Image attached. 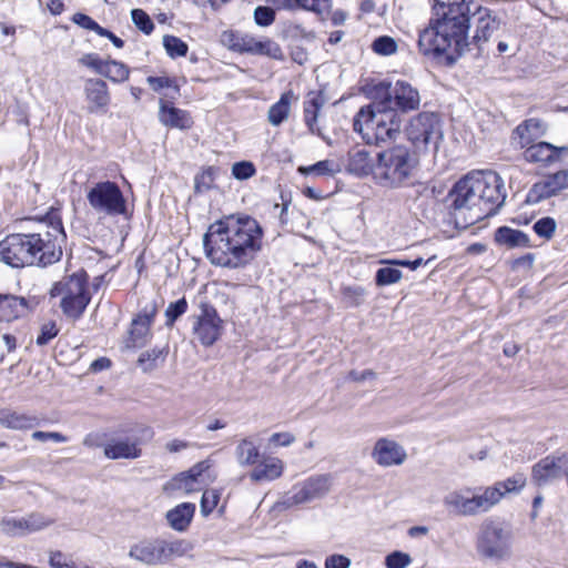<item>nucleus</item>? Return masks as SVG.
Here are the masks:
<instances>
[{"label": "nucleus", "mask_w": 568, "mask_h": 568, "mask_svg": "<svg viewBox=\"0 0 568 568\" xmlns=\"http://www.w3.org/2000/svg\"><path fill=\"white\" fill-rule=\"evenodd\" d=\"M263 229L247 215H230L212 223L203 236L207 260L231 270L245 267L262 250Z\"/></svg>", "instance_id": "nucleus-1"}, {"label": "nucleus", "mask_w": 568, "mask_h": 568, "mask_svg": "<svg viewBox=\"0 0 568 568\" xmlns=\"http://www.w3.org/2000/svg\"><path fill=\"white\" fill-rule=\"evenodd\" d=\"M469 10L468 0L436 3L429 26L419 33L420 51L454 63L470 44Z\"/></svg>", "instance_id": "nucleus-2"}, {"label": "nucleus", "mask_w": 568, "mask_h": 568, "mask_svg": "<svg viewBox=\"0 0 568 568\" xmlns=\"http://www.w3.org/2000/svg\"><path fill=\"white\" fill-rule=\"evenodd\" d=\"M457 223L473 225L497 213L506 200L503 179L494 171H474L449 192Z\"/></svg>", "instance_id": "nucleus-3"}, {"label": "nucleus", "mask_w": 568, "mask_h": 568, "mask_svg": "<svg viewBox=\"0 0 568 568\" xmlns=\"http://www.w3.org/2000/svg\"><path fill=\"white\" fill-rule=\"evenodd\" d=\"M65 237L62 224L41 225L31 233H12L0 241V261L12 268L45 267L60 261Z\"/></svg>", "instance_id": "nucleus-4"}, {"label": "nucleus", "mask_w": 568, "mask_h": 568, "mask_svg": "<svg viewBox=\"0 0 568 568\" xmlns=\"http://www.w3.org/2000/svg\"><path fill=\"white\" fill-rule=\"evenodd\" d=\"M365 91L372 103L361 108L355 115L354 131L362 135L366 144L387 150L390 155V84H367Z\"/></svg>", "instance_id": "nucleus-5"}, {"label": "nucleus", "mask_w": 568, "mask_h": 568, "mask_svg": "<svg viewBox=\"0 0 568 568\" xmlns=\"http://www.w3.org/2000/svg\"><path fill=\"white\" fill-rule=\"evenodd\" d=\"M193 544L182 538L143 537L130 545L128 557L145 567L164 566L187 556Z\"/></svg>", "instance_id": "nucleus-6"}, {"label": "nucleus", "mask_w": 568, "mask_h": 568, "mask_svg": "<svg viewBox=\"0 0 568 568\" xmlns=\"http://www.w3.org/2000/svg\"><path fill=\"white\" fill-rule=\"evenodd\" d=\"M514 534L509 524L486 518L476 535V551L483 559L501 562L511 557Z\"/></svg>", "instance_id": "nucleus-7"}, {"label": "nucleus", "mask_w": 568, "mask_h": 568, "mask_svg": "<svg viewBox=\"0 0 568 568\" xmlns=\"http://www.w3.org/2000/svg\"><path fill=\"white\" fill-rule=\"evenodd\" d=\"M500 501V495L491 486L463 487L444 497L445 507L457 516L471 517L490 511Z\"/></svg>", "instance_id": "nucleus-8"}, {"label": "nucleus", "mask_w": 568, "mask_h": 568, "mask_svg": "<svg viewBox=\"0 0 568 568\" xmlns=\"http://www.w3.org/2000/svg\"><path fill=\"white\" fill-rule=\"evenodd\" d=\"M88 275L84 271L77 272L55 283L50 290V296H62L60 307L65 316L79 318L91 301L87 290Z\"/></svg>", "instance_id": "nucleus-9"}, {"label": "nucleus", "mask_w": 568, "mask_h": 568, "mask_svg": "<svg viewBox=\"0 0 568 568\" xmlns=\"http://www.w3.org/2000/svg\"><path fill=\"white\" fill-rule=\"evenodd\" d=\"M333 486L329 474L314 475L295 484L291 491L276 503L278 508L287 509L293 506L312 503L324 498Z\"/></svg>", "instance_id": "nucleus-10"}, {"label": "nucleus", "mask_w": 568, "mask_h": 568, "mask_svg": "<svg viewBox=\"0 0 568 568\" xmlns=\"http://www.w3.org/2000/svg\"><path fill=\"white\" fill-rule=\"evenodd\" d=\"M87 200L92 210L109 216L124 215L126 200L115 182L103 181L95 183L87 193Z\"/></svg>", "instance_id": "nucleus-11"}, {"label": "nucleus", "mask_w": 568, "mask_h": 568, "mask_svg": "<svg viewBox=\"0 0 568 568\" xmlns=\"http://www.w3.org/2000/svg\"><path fill=\"white\" fill-rule=\"evenodd\" d=\"M390 155L387 150H381L376 154V161L372 163L369 153L365 150H357L349 153L348 171L358 176L373 174L374 180L379 184H387L389 181Z\"/></svg>", "instance_id": "nucleus-12"}, {"label": "nucleus", "mask_w": 568, "mask_h": 568, "mask_svg": "<svg viewBox=\"0 0 568 568\" xmlns=\"http://www.w3.org/2000/svg\"><path fill=\"white\" fill-rule=\"evenodd\" d=\"M405 134L416 148L432 142L437 144L443 138L439 119L433 112H420L412 118L405 126Z\"/></svg>", "instance_id": "nucleus-13"}, {"label": "nucleus", "mask_w": 568, "mask_h": 568, "mask_svg": "<svg viewBox=\"0 0 568 568\" xmlns=\"http://www.w3.org/2000/svg\"><path fill=\"white\" fill-rule=\"evenodd\" d=\"M201 313L196 316L193 325L194 337L203 345H213L221 336L223 321L220 318L216 310L209 303L200 304Z\"/></svg>", "instance_id": "nucleus-14"}, {"label": "nucleus", "mask_w": 568, "mask_h": 568, "mask_svg": "<svg viewBox=\"0 0 568 568\" xmlns=\"http://www.w3.org/2000/svg\"><path fill=\"white\" fill-rule=\"evenodd\" d=\"M470 12L468 16L470 31L473 36L470 39L479 44L487 41L490 36L499 28V20L493 14V11L486 7H481L474 0H468Z\"/></svg>", "instance_id": "nucleus-15"}, {"label": "nucleus", "mask_w": 568, "mask_h": 568, "mask_svg": "<svg viewBox=\"0 0 568 568\" xmlns=\"http://www.w3.org/2000/svg\"><path fill=\"white\" fill-rule=\"evenodd\" d=\"M54 523V519L39 513L24 517H4L0 523L1 531L8 536H24L39 531Z\"/></svg>", "instance_id": "nucleus-16"}, {"label": "nucleus", "mask_w": 568, "mask_h": 568, "mask_svg": "<svg viewBox=\"0 0 568 568\" xmlns=\"http://www.w3.org/2000/svg\"><path fill=\"white\" fill-rule=\"evenodd\" d=\"M158 313V303L151 301L145 304L141 312L132 320L126 347H142L151 336V325Z\"/></svg>", "instance_id": "nucleus-17"}, {"label": "nucleus", "mask_w": 568, "mask_h": 568, "mask_svg": "<svg viewBox=\"0 0 568 568\" xmlns=\"http://www.w3.org/2000/svg\"><path fill=\"white\" fill-rule=\"evenodd\" d=\"M417 164L416 153L404 146H393V186L413 184Z\"/></svg>", "instance_id": "nucleus-18"}, {"label": "nucleus", "mask_w": 568, "mask_h": 568, "mask_svg": "<svg viewBox=\"0 0 568 568\" xmlns=\"http://www.w3.org/2000/svg\"><path fill=\"white\" fill-rule=\"evenodd\" d=\"M84 97L87 111L90 114H105L109 111L111 95L105 81L97 78L88 79L84 82Z\"/></svg>", "instance_id": "nucleus-19"}, {"label": "nucleus", "mask_w": 568, "mask_h": 568, "mask_svg": "<svg viewBox=\"0 0 568 568\" xmlns=\"http://www.w3.org/2000/svg\"><path fill=\"white\" fill-rule=\"evenodd\" d=\"M568 465V453L559 456H547L534 465L531 478L538 486H544L559 478L562 468Z\"/></svg>", "instance_id": "nucleus-20"}, {"label": "nucleus", "mask_w": 568, "mask_h": 568, "mask_svg": "<svg viewBox=\"0 0 568 568\" xmlns=\"http://www.w3.org/2000/svg\"><path fill=\"white\" fill-rule=\"evenodd\" d=\"M37 306L34 298L0 293V321L11 322L27 316Z\"/></svg>", "instance_id": "nucleus-21"}, {"label": "nucleus", "mask_w": 568, "mask_h": 568, "mask_svg": "<svg viewBox=\"0 0 568 568\" xmlns=\"http://www.w3.org/2000/svg\"><path fill=\"white\" fill-rule=\"evenodd\" d=\"M524 159L529 163L548 164L557 161L561 153H568L567 146L557 148L548 142H538L524 148Z\"/></svg>", "instance_id": "nucleus-22"}, {"label": "nucleus", "mask_w": 568, "mask_h": 568, "mask_svg": "<svg viewBox=\"0 0 568 568\" xmlns=\"http://www.w3.org/2000/svg\"><path fill=\"white\" fill-rule=\"evenodd\" d=\"M159 121L165 126L180 130L190 129L193 124L187 111L175 108L164 99L159 101Z\"/></svg>", "instance_id": "nucleus-23"}, {"label": "nucleus", "mask_w": 568, "mask_h": 568, "mask_svg": "<svg viewBox=\"0 0 568 568\" xmlns=\"http://www.w3.org/2000/svg\"><path fill=\"white\" fill-rule=\"evenodd\" d=\"M393 102L402 112L415 111L420 105V94L408 81L397 80L393 88Z\"/></svg>", "instance_id": "nucleus-24"}, {"label": "nucleus", "mask_w": 568, "mask_h": 568, "mask_svg": "<svg viewBox=\"0 0 568 568\" xmlns=\"http://www.w3.org/2000/svg\"><path fill=\"white\" fill-rule=\"evenodd\" d=\"M195 504L182 503L170 509L165 514L168 525L178 532H184L189 529L195 514Z\"/></svg>", "instance_id": "nucleus-25"}, {"label": "nucleus", "mask_w": 568, "mask_h": 568, "mask_svg": "<svg viewBox=\"0 0 568 568\" xmlns=\"http://www.w3.org/2000/svg\"><path fill=\"white\" fill-rule=\"evenodd\" d=\"M104 455L110 459H135L141 456V449L136 440L112 439L104 446Z\"/></svg>", "instance_id": "nucleus-26"}, {"label": "nucleus", "mask_w": 568, "mask_h": 568, "mask_svg": "<svg viewBox=\"0 0 568 568\" xmlns=\"http://www.w3.org/2000/svg\"><path fill=\"white\" fill-rule=\"evenodd\" d=\"M561 192V189L554 174L536 182L527 194V202L537 204L546 199L552 197Z\"/></svg>", "instance_id": "nucleus-27"}, {"label": "nucleus", "mask_w": 568, "mask_h": 568, "mask_svg": "<svg viewBox=\"0 0 568 568\" xmlns=\"http://www.w3.org/2000/svg\"><path fill=\"white\" fill-rule=\"evenodd\" d=\"M278 9H304L324 16L332 8V0H268Z\"/></svg>", "instance_id": "nucleus-28"}, {"label": "nucleus", "mask_w": 568, "mask_h": 568, "mask_svg": "<svg viewBox=\"0 0 568 568\" xmlns=\"http://www.w3.org/2000/svg\"><path fill=\"white\" fill-rule=\"evenodd\" d=\"M546 126L542 121L538 119H529L519 124L514 131V140L524 149L530 144L535 139L544 135Z\"/></svg>", "instance_id": "nucleus-29"}, {"label": "nucleus", "mask_w": 568, "mask_h": 568, "mask_svg": "<svg viewBox=\"0 0 568 568\" xmlns=\"http://www.w3.org/2000/svg\"><path fill=\"white\" fill-rule=\"evenodd\" d=\"M0 424L9 429L27 430L38 425V418L10 408H3L0 410Z\"/></svg>", "instance_id": "nucleus-30"}, {"label": "nucleus", "mask_w": 568, "mask_h": 568, "mask_svg": "<svg viewBox=\"0 0 568 568\" xmlns=\"http://www.w3.org/2000/svg\"><path fill=\"white\" fill-rule=\"evenodd\" d=\"M283 462L275 457L265 458L250 474L253 481H271L282 476Z\"/></svg>", "instance_id": "nucleus-31"}, {"label": "nucleus", "mask_w": 568, "mask_h": 568, "mask_svg": "<svg viewBox=\"0 0 568 568\" xmlns=\"http://www.w3.org/2000/svg\"><path fill=\"white\" fill-rule=\"evenodd\" d=\"M495 241L499 245L507 246L508 248L528 247L530 245L529 237L526 233L508 226H501L496 230Z\"/></svg>", "instance_id": "nucleus-32"}, {"label": "nucleus", "mask_w": 568, "mask_h": 568, "mask_svg": "<svg viewBox=\"0 0 568 568\" xmlns=\"http://www.w3.org/2000/svg\"><path fill=\"white\" fill-rule=\"evenodd\" d=\"M210 468L207 460L200 462L187 471L181 473L169 484L173 489L191 491L197 478Z\"/></svg>", "instance_id": "nucleus-33"}, {"label": "nucleus", "mask_w": 568, "mask_h": 568, "mask_svg": "<svg viewBox=\"0 0 568 568\" xmlns=\"http://www.w3.org/2000/svg\"><path fill=\"white\" fill-rule=\"evenodd\" d=\"M235 457L240 466H253L258 460L260 449L252 439L244 438L235 447Z\"/></svg>", "instance_id": "nucleus-34"}, {"label": "nucleus", "mask_w": 568, "mask_h": 568, "mask_svg": "<svg viewBox=\"0 0 568 568\" xmlns=\"http://www.w3.org/2000/svg\"><path fill=\"white\" fill-rule=\"evenodd\" d=\"M291 99L292 93L285 92L276 103L270 106L267 120L273 126H278L288 118L291 111Z\"/></svg>", "instance_id": "nucleus-35"}, {"label": "nucleus", "mask_w": 568, "mask_h": 568, "mask_svg": "<svg viewBox=\"0 0 568 568\" xmlns=\"http://www.w3.org/2000/svg\"><path fill=\"white\" fill-rule=\"evenodd\" d=\"M255 38L248 34H241L235 32H224L222 36V41L226 44L231 50L236 52H253V43Z\"/></svg>", "instance_id": "nucleus-36"}, {"label": "nucleus", "mask_w": 568, "mask_h": 568, "mask_svg": "<svg viewBox=\"0 0 568 568\" xmlns=\"http://www.w3.org/2000/svg\"><path fill=\"white\" fill-rule=\"evenodd\" d=\"M168 347H154L143 352L139 357V365L143 372H151L165 362Z\"/></svg>", "instance_id": "nucleus-37"}, {"label": "nucleus", "mask_w": 568, "mask_h": 568, "mask_svg": "<svg viewBox=\"0 0 568 568\" xmlns=\"http://www.w3.org/2000/svg\"><path fill=\"white\" fill-rule=\"evenodd\" d=\"M526 476L517 473L505 480L496 481L491 487L499 493L501 500L506 494L519 493L526 486Z\"/></svg>", "instance_id": "nucleus-38"}, {"label": "nucleus", "mask_w": 568, "mask_h": 568, "mask_svg": "<svg viewBox=\"0 0 568 568\" xmlns=\"http://www.w3.org/2000/svg\"><path fill=\"white\" fill-rule=\"evenodd\" d=\"M130 69L124 63L116 60H106L102 77L108 78L114 83H121L129 79Z\"/></svg>", "instance_id": "nucleus-39"}, {"label": "nucleus", "mask_w": 568, "mask_h": 568, "mask_svg": "<svg viewBox=\"0 0 568 568\" xmlns=\"http://www.w3.org/2000/svg\"><path fill=\"white\" fill-rule=\"evenodd\" d=\"M322 108V103L317 98H312L304 102V121L310 131L313 134L320 135V129L316 125L318 112Z\"/></svg>", "instance_id": "nucleus-40"}, {"label": "nucleus", "mask_w": 568, "mask_h": 568, "mask_svg": "<svg viewBox=\"0 0 568 568\" xmlns=\"http://www.w3.org/2000/svg\"><path fill=\"white\" fill-rule=\"evenodd\" d=\"M163 47L169 57L175 59L179 57H185L187 53V44L175 36H164Z\"/></svg>", "instance_id": "nucleus-41"}, {"label": "nucleus", "mask_w": 568, "mask_h": 568, "mask_svg": "<svg viewBox=\"0 0 568 568\" xmlns=\"http://www.w3.org/2000/svg\"><path fill=\"white\" fill-rule=\"evenodd\" d=\"M372 458L381 466L390 465V440L388 438L383 437L376 442Z\"/></svg>", "instance_id": "nucleus-42"}, {"label": "nucleus", "mask_w": 568, "mask_h": 568, "mask_svg": "<svg viewBox=\"0 0 568 568\" xmlns=\"http://www.w3.org/2000/svg\"><path fill=\"white\" fill-rule=\"evenodd\" d=\"M253 44L254 45H253L252 54L267 55L273 59L282 58V50H281L280 45L272 40L267 39L264 41H260V40L255 39Z\"/></svg>", "instance_id": "nucleus-43"}, {"label": "nucleus", "mask_w": 568, "mask_h": 568, "mask_svg": "<svg viewBox=\"0 0 568 568\" xmlns=\"http://www.w3.org/2000/svg\"><path fill=\"white\" fill-rule=\"evenodd\" d=\"M187 310V302L185 297H182L175 302H172L169 304V306L165 310V325L172 326L174 322L182 316Z\"/></svg>", "instance_id": "nucleus-44"}, {"label": "nucleus", "mask_w": 568, "mask_h": 568, "mask_svg": "<svg viewBox=\"0 0 568 568\" xmlns=\"http://www.w3.org/2000/svg\"><path fill=\"white\" fill-rule=\"evenodd\" d=\"M131 18L135 27L145 34H150L154 29V23L149 14L142 9H133Z\"/></svg>", "instance_id": "nucleus-45"}, {"label": "nucleus", "mask_w": 568, "mask_h": 568, "mask_svg": "<svg viewBox=\"0 0 568 568\" xmlns=\"http://www.w3.org/2000/svg\"><path fill=\"white\" fill-rule=\"evenodd\" d=\"M256 174V168L251 161H240L232 165V175L239 181L247 180Z\"/></svg>", "instance_id": "nucleus-46"}, {"label": "nucleus", "mask_w": 568, "mask_h": 568, "mask_svg": "<svg viewBox=\"0 0 568 568\" xmlns=\"http://www.w3.org/2000/svg\"><path fill=\"white\" fill-rule=\"evenodd\" d=\"M365 291L358 285L344 286L342 288L343 301L347 306H357L364 300Z\"/></svg>", "instance_id": "nucleus-47"}, {"label": "nucleus", "mask_w": 568, "mask_h": 568, "mask_svg": "<svg viewBox=\"0 0 568 568\" xmlns=\"http://www.w3.org/2000/svg\"><path fill=\"white\" fill-rule=\"evenodd\" d=\"M220 494L215 489H206L201 498V513L203 516H209L217 506Z\"/></svg>", "instance_id": "nucleus-48"}, {"label": "nucleus", "mask_w": 568, "mask_h": 568, "mask_svg": "<svg viewBox=\"0 0 568 568\" xmlns=\"http://www.w3.org/2000/svg\"><path fill=\"white\" fill-rule=\"evenodd\" d=\"M556 221L552 217L546 216L539 219L532 226L537 235L550 239L556 231Z\"/></svg>", "instance_id": "nucleus-49"}, {"label": "nucleus", "mask_w": 568, "mask_h": 568, "mask_svg": "<svg viewBox=\"0 0 568 568\" xmlns=\"http://www.w3.org/2000/svg\"><path fill=\"white\" fill-rule=\"evenodd\" d=\"M275 20V11L271 7L258 6L254 10V21L257 26L268 27Z\"/></svg>", "instance_id": "nucleus-50"}, {"label": "nucleus", "mask_w": 568, "mask_h": 568, "mask_svg": "<svg viewBox=\"0 0 568 568\" xmlns=\"http://www.w3.org/2000/svg\"><path fill=\"white\" fill-rule=\"evenodd\" d=\"M79 62L100 75L103 74L106 64V60H102L97 53H87L80 58Z\"/></svg>", "instance_id": "nucleus-51"}, {"label": "nucleus", "mask_w": 568, "mask_h": 568, "mask_svg": "<svg viewBox=\"0 0 568 568\" xmlns=\"http://www.w3.org/2000/svg\"><path fill=\"white\" fill-rule=\"evenodd\" d=\"M59 333V328L57 327L55 322L44 323L40 328V334L37 337V345L44 346L51 339H53Z\"/></svg>", "instance_id": "nucleus-52"}, {"label": "nucleus", "mask_w": 568, "mask_h": 568, "mask_svg": "<svg viewBox=\"0 0 568 568\" xmlns=\"http://www.w3.org/2000/svg\"><path fill=\"white\" fill-rule=\"evenodd\" d=\"M72 22L83 29L94 31L97 34H98L99 30L101 29V26L97 21H94L91 17H89L84 13H81V12L73 14Z\"/></svg>", "instance_id": "nucleus-53"}, {"label": "nucleus", "mask_w": 568, "mask_h": 568, "mask_svg": "<svg viewBox=\"0 0 568 568\" xmlns=\"http://www.w3.org/2000/svg\"><path fill=\"white\" fill-rule=\"evenodd\" d=\"M32 439L37 440V442H42V443H45L48 440H52L54 443H65L68 442V438L62 435L61 433H58V432H41V430H37V432H33L32 435H31Z\"/></svg>", "instance_id": "nucleus-54"}, {"label": "nucleus", "mask_w": 568, "mask_h": 568, "mask_svg": "<svg viewBox=\"0 0 568 568\" xmlns=\"http://www.w3.org/2000/svg\"><path fill=\"white\" fill-rule=\"evenodd\" d=\"M304 173L316 174V175H332L334 173V170L332 168V162L328 160H324V161H320L308 168H305Z\"/></svg>", "instance_id": "nucleus-55"}, {"label": "nucleus", "mask_w": 568, "mask_h": 568, "mask_svg": "<svg viewBox=\"0 0 568 568\" xmlns=\"http://www.w3.org/2000/svg\"><path fill=\"white\" fill-rule=\"evenodd\" d=\"M148 84L151 87V89L155 92L164 89V88H172L174 87L178 90V87L174 85V80L169 77H148L146 78Z\"/></svg>", "instance_id": "nucleus-56"}, {"label": "nucleus", "mask_w": 568, "mask_h": 568, "mask_svg": "<svg viewBox=\"0 0 568 568\" xmlns=\"http://www.w3.org/2000/svg\"><path fill=\"white\" fill-rule=\"evenodd\" d=\"M351 559L344 555H331L325 559V568H349Z\"/></svg>", "instance_id": "nucleus-57"}, {"label": "nucleus", "mask_w": 568, "mask_h": 568, "mask_svg": "<svg viewBox=\"0 0 568 568\" xmlns=\"http://www.w3.org/2000/svg\"><path fill=\"white\" fill-rule=\"evenodd\" d=\"M372 49L377 54L389 55L390 54V37L383 36V37L377 38L373 42Z\"/></svg>", "instance_id": "nucleus-58"}, {"label": "nucleus", "mask_w": 568, "mask_h": 568, "mask_svg": "<svg viewBox=\"0 0 568 568\" xmlns=\"http://www.w3.org/2000/svg\"><path fill=\"white\" fill-rule=\"evenodd\" d=\"M192 446H193V444L190 442L175 438L165 444V449L171 454H175V453H180L184 449H187Z\"/></svg>", "instance_id": "nucleus-59"}, {"label": "nucleus", "mask_w": 568, "mask_h": 568, "mask_svg": "<svg viewBox=\"0 0 568 568\" xmlns=\"http://www.w3.org/2000/svg\"><path fill=\"white\" fill-rule=\"evenodd\" d=\"M295 440V437L290 433H275L271 436L270 442L277 446H290Z\"/></svg>", "instance_id": "nucleus-60"}, {"label": "nucleus", "mask_w": 568, "mask_h": 568, "mask_svg": "<svg viewBox=\"0 0 568 568\" xmlns=\"http://www.w3.org/2000/svg\"><path fill=\"white\" fill-rule=\"evenodd\" d=\"M412 562L408 554L402 551H393V568H406Z\"/></svg>", "instance_id": "nucleus-61"}, {"label": "nucleus", "mask_w": 568, "mask_h": 568, "mask_svg": "<svg viewBox=\"0 0 568 568\" xmlns=\"http://www.w3.org/2000/svg\"><path fill=\"white\" fill-rule=\"evenodd\" d=\"M429 261L430 260L425 262L422 257H418L414 261L393 258V266H405L408 267L410 271H415L418 266L427 264Z\"/></svg>", "instance_id": "nucleus-62"}, {"label": "nucleus", "mask_w": 568, "mask_h": 568, "mask_svg": "<svg viewBox=\"0 0 568 568\" xmlns=\"http://www.w3.org/2000/svg\"><path fill=\"white\" fill-rule=\"evenodd\" d=\"M98 34L100 37H104V38H108L113 44L114 47L116 48H123L124 45V41L122 39H120L119 37H116L113 32H111L110 30L101 27V29L99 30Z\"/></svg>", "instance_id": "nucleus-63"}, {"label": "nucleus", "mask_w": 568, "mask_h": 568, "mask_svg": "<svg viewBox=\"0 0 568 568\" xmlns=\"http://www.w3.org/2000/svg\"><path fill=\"white\" fill-rule=\"evenodd\" d=\"M49 564L53 568H63V565H65V557L61 551H52L50 554Z\"/></svg>", "instance_id": "nucleus-64"}]
</instances>
